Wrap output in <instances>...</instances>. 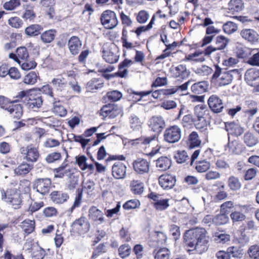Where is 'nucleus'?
Wrapping results in <instances>:
<instances>
[{
	"label": "nucleus",
	"instance_id": "obj_55",
	"mask_svg": "<svg viewBox=\"0 0 259 259\" xmlns=\"http://www.w3.org/2000/svg\"><path fill=\"white\" fill-rule=\"evenodd\" d=\"M247 253L250 259H259V245L254 244L248 249Z\"/></svg>",
	"mask_w": 259,
	"mask_h": 259
},
{
	"label": "nucleus",
	"instance_id": "obj_17",
	"mask_svg": "<svg viewBox=\"0 0 259 259\" xmlns=\"http://www.w3.org/2000/svg\"><path fill=\"white\" fill-rule=\"evenodd\" d=\"M126 166L120 161L114 163L112 166V174L116 179H121L126 176Z\"/></svg>",
	"mask_w": 259,
	"mask_h": 259
},
{
	"label": "nucleus",
	"instance_id": "obj_31",
	"mask_svg": "<svg viewBox=\"0 0 259 259\" xmlns=\"http://www.w3.org/2000/svg\"><path fill=\"white\" fill-rule=\"evenodd\" d=\"M20 226L24 232V236L26 237L31 234L35 230V221L29 219H25L22 223Z\"/></svg>",
	"mask_w": 259,
	"mask_h": 259
},
{
	"label": "nucleus",
	"instance_id": "obj_5",
	"mask_svg": "<svg viewBox=\"0 0 259 259\" xmlns=\"http://www.w3.org/2000/svg\"><path fill=\"white\" fill-rule=\"evenodd\" d=\"M182 137V130L177 125H169L163 133V140L169 144H174L180 141Z\"/></svg>",
	"mask_w": 259,
	"mask_h": 259
},
{
	"label": "nucleus",
	"instance_id": "obj_34",
	"mask_svg": "<svg viewBox=\"0 0 259 259\" xmlns=\"http://www.w3.org/2000/svg\"><path fill=\"white\" fill-rule=\"evenodd\" d=\"M144 190V183L139 180L131 182V191L135 195H141Z\"/></svg>",
	"mask_w": 259,
	"mask_h": 259
},
{
	"label": "nucleus",
	"instance_id": "obj_41",
	"mask_svg": "<svg viewBox=\"0 0 259 259\" xmlns=\"http://www.w3.org/2000/svg\"><path fill=\"white\" fill-rule=\"evenodd\" d=\"M192 81L189 80L188 81L185 82L180 85H177L175 87L163 89L164 91V95H172L176 93L178 91H186L188 89V85Z\"/></svg>",
	"mask_w": 259,
	"mask_h": 259
},
{
	"label": "nucleus",
	"instance_id": "obj_13",
	"mask_svg": "<svg viewBox=\"0 0 259 259\" xmlns=\"http://www.w3.org/2000/svg\"><path fill=\"white\" fill-rule=\"evenodd\" d=\"M241 106L243 113L248 118L252 117L258 110V104L253 100H246Z\"/></svg>",
	"mask_w": 259,
	"mask_h": 259
},
{
	"label": "nucleus",
	"instance_id": "obj_49",
	"mask_svg": "<svg viewBox=\"0 0 259 259\" xmlns=\"http://www.w3.org/2000/svg\"><path fill=\"white\" fill-rule=\"evenodd\" d=\"M207 111L206 106L205 105H198L195 107L194 114L198 120L204 121V115Z\"/></svg>",
	"mask_w": 259,
	"mask_h": 259
},
{
	"label": "nucleus",
	"instance_id": "obj_37",
	"mask_svg": "<svg viewBox=\"0 0 259 259\" xmlns=\"http://www.w3.org/2000/svg\"><path fill=\"white\" fill-rule=\"evenodd\" d=\"M56 100V98H54V102L53 103V108L52 109V112L60 117L65 116L67 113V110L63 105H57V103L60 102V100L58 99L57 101Z\"/></svg>",
	"mask_w": 259,
	"mask_h": 259
},
{
	"label": "nucleus",
	"instance_id": "obj_3",
	"mask_svg": "<svg viewBox=\"0 0 259 259\" xmlns=\"http://www.w3.org/2000/svg\"><path fill=\"white\" fill-rule=\"evenodd\" d=\"M214 72L211 77V82H215L219 86H225L230 84L233 79L234 70L223 71L218 65H214Z\"/></svg>",
	"mask_w": 259,
	"mask_h": 259
},
{
	"label": "nucleus",
	"instance_id": "obj_40",
	"mask_svg": "<svg viewBox=\"0 0 259 259\" xmlns=\"http://www.w3.org/2000/svg\"><path fill=\"white\" fill-rule=\"evenodd\" d=\"M209 47H210L213 50L211 53L208 55V57H210L214 62L219 63L221 61V59L225 56V51L216 49L212 46H209Z\"/></svg>",
	"mask_w": 259,
	"mask_h": 259
},
{
	"label": "nucleus",
	"instance_id": "obj_22",
	"mask_svg": "<svg viewBox=\"0 0 259 259\" xmlns=\"http://www.w3.org/2000/svg\"><path fill=\"white\" fill-rule=\"evenodd\" d=\"M171 164V159L167 156H161L155 161L156 167L161 171H164L169 169Z\"/></svg>",
	"mask_w": 259,
	"mask_h": 259
},
{
	"label": "nucleus",
	"instance_id": "obj_1",
	"mask_svg": "<svg viewBox=\"0 0 259 259\" xmlns=\"http://www.w3.org/2000/svg\"><path fill=\"white\" fill-rule=\"evenodd\" d=\"M204 228H195L187 230L183 236V246L189 254H202L209 248V237Z\"/></svg>",
	"mask_w": 259,
	"mask_h": 259
},
{
	"label": "nucleus",
	"instance_id": "obj_45",
	"mask_svg": "<svg viewBox=\"0 0 259 259\" xmlns=\"http://www.w3.org/2000/svg\"><path fill=\"white\" fill-rule=\"evenodd\" d=\"M235 205L232 201H227L220 206V212L228 215L236 209Z\"/></svg>",
	"mask_w": 259,
	"mask_h": 259
},
{
	"label": "nucleus",
	"instance_id": "obj_12",
	"mask_svg": "<svg viewBox=\"0 0 259 259\" xmlns=\"http://www.w3.org/2000/svg\"><path fill=\"white\" fill-rule=\"evenodd\" d=\"M210 47H207L204 51H196L193 53L188 54L186 56V60L194 61L196 62H202L205 60V57L211 53L212 51Z\"/></svg>",
	"mask_w": 259,
	"mask_h": 259
},
{
	"label": "nucleus",
	"instance_id": "obj_42",
	"mask_svg": "<svg viewBox=\"0 0 259 259\" xmlns=\"http://www.w3.org/2000/svg\"><path fill=\"white\" fill-rule=\"evenodd\" d=\"M100 81V78H94L88 81L86 84V88L88 89V92L94 93V90H97L101 89L104 86V82L98 83Z\"/></svg>",
	"mask_w": 259,
	"mask_h": 259
},
{
	"label": "nucleus",
	"instance_id": "obj_20",
	"mask_svg": "<svg viewBox=\"0 0 259 259\" xmlns=\"http://www.w3.org/2000/svg\"><path fill=\"white\" fill-rule=\"evenodd\" d=\"M208 87L209 83L207 81H199L192 84L191 91L194 95H201L208 91Z\"/></svg>",
	"mask_w": 259,
	"mask_h": 259
},
{
	"label": "nucleus",
	"instance_id": "obj_11",
	"mask_svg": "<svg viewBox=\"0 0 259 259\" xmlns=\"http://www.w3.org/2000/svg\"><path fill=\"white\" fill-rule=\"evenodd\" d=\"M241 37L250 44H256L259 42V33L254 29L244 28L240 32Z\"/></svg>",
	"mask_w": 259,
	"mask_h": 259
},
{
	"label": "nucleus",
	"instance_id": "obj_54",
	"mask_svg": "<svg viewBox=\"0 0 259 259\" xmlns=\"http://www.w3.org/2000/svg\"><path fill=\"white\" fill-rule=\"evenodd\" d=\"M134 15L137 21L140 24H144L149 18V13L145 10H141Z\"/></svg>",
	"mask_w": 259,
	"mask_h": 259
},
{
	"label": "nucleus",
	"instance_id": "obj_56",
	"mask_svg": "<svg viewBox=\"0 0 259 259\" xmlns=\"http://www.w3.org/2000/svg\"><path fill=\"white\" fill-rule=\"evenodd\" d=\"M51 184L52 181L51 179L48 178H45V181L40 188V190L37 189L36 192L39 193L43 196L46 195L49 192Z\"/></svg>",
	"mask_w": 259,
	"mask_h": 259
},
{
	"label": "nucleus",
	"instance_id": "obj_28",
	"mask_svg": "<svg viewBox=\"0 0 259 259\" xmlns=\"http://www.w3.org/2000/svg\"><path fill=\"white\" fill-rule=\"evenodd\" d=\"M89 217L93 221H100L103 222L104 221L103 213L95 206H92L89 210Z\"/></svg>",
	"mask_w": 259,
	"mask_h": 259
},
{
	"label": "nucleus",
	"instance_id": "obj_52",
	"mask_svg": "<svg viewBox=\"0 0 259 259\" xmlns=\"http://www.w3.org/2000/svg\"><path fill=\"white\" fill-rule=\"evenodd\" d=\"M229 39L223 35H218L215 38V46L214 47L215 49L218 50H222L224 49L228 43Z\"/></svg>",
	"mask_w": 259,
	"mask_h": 259
},
{
	"label": "nucleus",
	"instance_id": "obj_2",
	"mask_svg": "<svg viewBox=\"0 0 259 259\" xmlns=\"http://www.w3.org/2000/svg\"><path fill=\"white\" fill-rule=\"evenodd\" d=\"M148 126L150 131L154 134L148 137H139L131 139V145H148L153 141H158V136L165 126V121L161 116H153L148 121Z\"/></svg>",
	"mask_w": 259,
	"mask_h": 259
},
{
	"label": "nucleus",
	"instance_id": "obj_57",
	"mask_svg": "<svg viewBox=\"0 0 259 259\" xmlns=\"http://www.w3.org/2000/svg\"><path fill=\"white\" fill-rule=\"evenodd\" d=\"M127 30H126L125 27H123L122 30V35L121 37V41L122 43L123 47V56L125 55V51L124 50L125 49L127 50L130 49V41L127 40Z\"/></svg>",
	"mask_w": 259,
	"mask_h": 259
},
{
	"label": "nucleus",
	"instance_id": "obj_9",
	"mask_svg": "<svg viewBox=\"0 0 259 259\" xmlns=\"http://www.w3.org/2000/svg\"><path fill=\"white\" fill-rule=\"evenodd\" d=\"M207 104L210 110L214 113L223 112L225 104L223 100L217 95H211L207 100Z\"/></svg>",
	"mask_w": 259,
	"mask_h": 259
},
{
	"label": "nucleus",
	"instance_id": "obj_61",
	"mask_svg": "<svg viewBox=\"0 0 259 259\" xmlns=\"http://www.w3.org/2000/svg\"><path fill=\"white\" fill-rule=\"evenodd\" d=\"M214 240L218 243L225 244L230 241V236L229 234L219 233L217 232L215 233Z\"/></svg>",
	"mask_w": 259,
	"mask_h": 259
},
{
	"label": "nucleus",
	"instance_id": "obj_29",
	"mask_svg": "<svg viewBox=\"0 0 259 259\" xmlns=\"http://www.w3.org/2000/svg\"><path fill=\"white\" fill-rule=\"evenodd\" d=\"M10 114L15 113L14 118L19 119L23 114V107L21 104L11 103L8 108H7Z\"/></svg>",
	"mask_w": 259,
	"mask_h": 259
},
{
	"label": "nucleus",
	"instance_id": "obj_51",
	"mask_svg": "<svg viewBox=\"0 0 259 259\" xmlns=\"http://www.w3.org/2000/svg\"><path fill=\"white\" fill-rule=\"evenodd\" d=\"M174 157L176 162L178 163H183L190 161V158L185 150L178 151Z\"/></svg>",
	"mask_w": 259,
	"mask_h": 259
},
{
	"label": "nucleus",
	"instance_id": "obj_27",
	"mask_svg": "<svg viewBox=\"0 0 259 259\" xmlns=\"http://www.w3.org/2000/svg\"><path fill=\"white\" fill-rule=\"evenodd\" d=\"M153 255L154 259H171L170 251L166 247L154 249Z\"/></svg>",
	"mask_w": 259,
	"mask_h": 259
},
{
	"label": "nucleus",
	"instance_id": "obj_33",
	"mask_svg": "<svg viewBox=\"0 0 259 259\" xmlns=\"http://www.w3.org/2000/svg\"><path fill=\"white\" fill-rule=\"evenodd\" d=\"M243 141L247 146L252 147L258 143V140L254 133L248 131L244 135Z\"/></svg>",
	"mask_w": 259,
	"mask_h": 259
},
{
	"label": "nucleus",
	"instance_id": "obj_50",
	"mask_svg": "<svg viewBox=\"0 0 259 259\" xmlns=\"http://www.w3.org/2000/svg\"><path fill=\"white\" fill-rule=\"evenodd\" d=\"M230 216L233 223L243 222L246 219V215L241 211L237 210L236 209L230 213Z\"/></svg>",
	"mask_w": 259,
	"mask_h": 259
},
{
	"label": "nucleus",
	"instance_id": "obj_48",
	"mask_svg": "<svg viewBox=\"0 0 259 259\" xmlns=\"http://www.w3.org/2000/svg\"><path fill=\"white\" fill-rule=\"evenodd\" d=\"M194 124L196 128L203 134L205 138H207L208 137V132L206 120L204 119V121H202L198 120V119H197V120H194Z\"/></svg>",
	"mask_w": 259,
	"mask_h": 259
},
{
	"label": "nucleus",
	"instance_id": "obj_4",
	"mask_svg": "<svg viewBox=\"0 0 259 259\" xmlns=\"http://www.w3.org/2000/svg\"><path fill=\"white\" fill-rule=\"evenodd\" d=\"M102 58L109 64L117 63L119 58V49L114 42H106L104 44L101 49Z\"/></svg>",
	"mask_w": 259,
	"mask_h": 259
},
{
	"label": "nucleus",
	"instance_id": "obj_38",
	"mask_svg": "<svg viewBox=\"0 0 259 259\" xmlns=\"http://www.w3.org/2000/svg\"><path fill=\"white\" fill-rule=\"evenodd\" d=\"M245 228L241 226L239 230H238L236 240L237 242L242 245L247 244L249 241V237L245 233Z\"/></svg>",
	"mask_w": 259,
	"mask_h": 259
},
{
	"label": "nucleus",
	"instance_id": "obj_47",
	"mask_svg": "<svg viewBox=\"0 0 259 259\" xmlns=\"http://www.w3.org/2000/svg\"><path fill=\"white\" fill-rule=\"evenodd\" d=\"M230 255L235 258H241L244 254V249L240 246H230L228 247Z\"/></svg>",
	"mask_w": 259,
	"mask_h": 259
},
{
	"label": "nucleus",
	"instance_id": "obj_24",
	"mask_svg": "<svg viewBox=\"0 0 259 259\" xmlns=\"http://www.w3.org/2000/svg\"><path fill=\"white\" fill-rule=\"evenodd\" d=\"M50 198L53 202L57 204H62L66 202L69 198L67 193H62L59 191H53L50 194Z\"/></svg>",
	"mask_w": 259,
	"mask_h": 259
},
{
	"label": "nucleus",
	"instance_id": "obj_43",
	"mask_svg": "<svg viewBox=\"0 0 259 259\" xmlns=\"http://www.w3.org/2000/svg\"><path fill=\"white\" fill-rule=\"evenodd\" d=\"M210 167V162L206 160H201L196 162L195 169L199 173L207 171Z\"/></svg>",
	"mask_w": 259,
	"mask_h": 259
},
{
	"label": "nucleus",
	"instance_id": "obj_23",
	"mask_svg": "<svg viewBox=\"0 0 259 259\" xmlns=\"http://www.w3.org/2000/svg\"><path fill=\"white\" fill-rule=\"evenodd\" d=\"M201 143L196 132H191L188 136L186 144L189 149H192L200 146Z\"/></svg>",
	"mask_w": 259,
	"mask_h": 259
},
{
	"label": "nucleus",
	"instance_id": "obj_44",
	"mask_svg": "<svg viewBox=\"0 0 259 259\" xmlns=\"http://www.w3.org/2000/svg\"><path fill=\"white\" fill-rule=\"evenodd\" d=\"M252 51L250 48L245 47L238 48L236 51L237 56L239 58L249 59L251 57Z\"/></svg>",
	"mask_w": 259,
	"mask_h": 259
},
{
	"label": "nucleus",
	"instance_id": "obj_62",
	"mask_svg": "<svg viewBox=\"0 0 259 259\" xmlns=\"http://www.w3.org/2000/svg\"><path fill=\"white\" fill-rule=\"evenodd\" d=\"M223 29L225 33L230 34L237 30V26L233 22L228 21L223 25Z\"/></svg>",
	"mask_w": 259,
	"mask_h": 259
},
{
	"label": "nucleus",
	"instance_id": "obj_16",
	"mask_svg": "<svg viewBox=\"0 0 259 259\" xmlns=\"http://www.w3.org/2000/svg\"><path fill=\"white\" fill-rule=\"evenodd\" d=\"M134 170L138 174H144L149 171L150 163L147 160L138 158L133 163Z\"/></svg>",
	"mask_w": 259,
	"mask_h": 259
},
{
	"label": "nucleus",
	"instance_id": "obj_32",
	"mask_svg": "<svg viewBox=\"0 0 259 259\" xmlns=\"http://www.w3.org/2000/svg\"><path fill=\"white\" fill-rule=\"evenodd\" d=\"M56 33L55 29L46 30L40 34V39L45 44L50 43L54 40Z\"/></svg>",
	"mask_w": 259,
	"mask_h": 259
},
{
	"label": "nucleus",
	"instance_id": "obj_35",
	"mask_svg": "<svg viewBox=\"0 0 259 259\" xmlns=\"http://www.w3.org/2000/svg\"><path fill=\"white\" fill-rule=\"evenodd\" d=\"M228 186L230 189L233 191H236L240 189L242 183L239 178L234 176H231L228 179Z\"/></svg>",
	"mask_w": 259,
	"mask_h": 259
},
{
	"label": "nucleus",
	"instance_id": "obj_10",
	"mask_svg": "<svg viewBox=\"0 0 259 259\" xmlns=\"http://www.w3.org/2000/svg\"><path fill=\"white\" fill-rule=\"evenodd\" d=\"M176 181V176L168 173L163 174L158 178L159 185L166 190L172 189L175 186Z\"/></svg>",
	"mask_w": 259,
	"mask_h": 259
},
{
	"label": "nucleus",
	"instance_id": "obj_18",
	"mask_svg": "<svg viewBox=\"0 0 259 259\" xmlns=\"http://www.w3.org/2000/svg\"><path fill=\"white\" fill-rule=\"evenodd\" d=\"M225 127L228 134L232 136L238 137L244 132V128L239 124L234 121L226 122Z\"/></svg>",
	"mask_w": 259,
	"mask_h": 259
},
{
	"label": "nucleus",
	"instance_id": "obj_58",
	"mask_svg": "<svg viewBox=\"0 0 259 259\" xmlns=\"http://www.w3.org/2000/svg\"><path fill=\"white\" fill-rule=\"evenodd\" d=\"M18 58L22 60H27L29 58V55L27 49L25 46H21L16 50Z\"/></svg>",
	"mask_w": 259,
	"mask_h": 259
},
{
	"label": "nucleus",
	"instance_id": "obj_59",
	"mask_svg": "<svg viewBox=\"0 0 259 259\" xmlns=\"http://www.w3.org/2000/svg\"><path fill=\"white\" fill-rule=\"evenodd\" d=\"M21 5L20 0H10L3 5L4 9L7 11H13Z\"/></svg>",
	"mask_w": 259,
	"mask_h": 259
},
{
	"label": "nucleus",
	"instance_id": "obj_21",
	"mask_svg": "<svg viewBox=\"0 0 259 259\" xmlns=\"http://www.w3.org/2000/svg\"><path fill=\"white\" fill-rule=\"evenodd\" d=\"M82 43L79 38L76 36H71L68 40V46L71 54L76 55L79 53V49Z\"/></svg>",
	"mask_w": 259,
	"mask_h": 259
},
{
	"label": "nucleus",
	"instance_id": "obj_60",
	"mask_svg": "<svg viewBox=\"0 0 259 259\" xmlns=\"http://www.w3.org/2000/svg\"><path fill=\"white\" fill-rule=\"evenodd\" d=\"M19 189L16 188H11L8 189L5 191L4 189L1 190L2 193V200H6L7 198V196L12 197L13 195H17L18 194H21V191Z\"/></svg>",
	"mask_w": 259,
	"mask_h": 259
},
{
	"label": "nucleus",
	"instance_id": "obj_36",
	"mask_svg": "<svg viewBox=\"0 0 259 259\" xmlns=\"http://www.w3.org/2000/svg\"><path fill=\"white\" fill-rule=\"evenodd\" d=\"M39 156L38 150L35 147L29 148L27 147V150L25 153V158L28 161L36 162Z\"/></svg>",
	"mask_w": 259,
	"mask_h": 259
},
{
	"label": "nucleus",
	"instance_id": "obj_15",
	"mask_svg": "<svg viewBox=\"0 0 259 259\" xmlns=\"http://www.w3.org/2000/svg\"><path fill=\"white\" fill-rule=\"evenodd\" d=\"M244 79L248 85L257 86L259 84V70L255 68L248 69L245 73Z\"/></svg>",
	"mask_w": 259,
	"mask_h": 259
},
{
	"label": "nucleus",
	"instance_id": "obj_25",
	"mask_svg": "<svg viewBox=\"0 0 259 259\" xmlns=\"http://www.w3.org/2000/svg\"><path fill=\"white\" fill-rule=\"evenodd\" d=\"M244 8L243 0H230L228 4V9L229 12L235 14L241 12Z\"/></svg>",
	"mask_w": 259,
	"mask_h": 259
},
{
	"label": "nucleus",
	"instance_id": "obj_19",
	"mask_svg": "<svg viewBox=\"0 0 259 259\" xmlns=\"http://www.w3.org/2000/svg\"><path fill=\"white\" fill-rule=\"evenodd\" d=\"M122 93L117 90L108 91L106 93L102 99L103 103H115L119 101L122 97Z\"/></svg>",
	"mask_w": 259,
	"mask_h": 259
},
{
	"label": "nucleus",
	"instance_id": "obj_64",
	"mask_svg": "<svg viewBox=\"0 0 259 259\" xmlns=\"http://www.w3.org/2000/svg\"><path fill=\"white\" fill-rule=\"evenodd\" d=\"M154 240L157 245H163L166 241V236L162 232L156 231L153 236Z\"/></svg>",
	"mask_w": 259,
	"mask_h": 259
},
{
	"label": "nucleus",
	"instance_id": "obj_6",
	"mask_svg": "<svg viewBox=\"0 0 259 259\" xmlns=\"http://www.w3.org/2000/svg\"><path fill=\"white\" fill-rule=\"evenodd\" d=\"M100 22L105 28L107 29H112L118 24L116 13L110 10L103 12L100 16Z\"/></svg>",
	"mask_w": 259,
	"mask_h": 259
},
{
	"label": "nucleus",
	"instance_id": "obj_39",
	"mask_svg": "<svg viewBox=\"0 0 259 259\" xmlns=\"http://www.w3.org/2000/svg\"><path fill=\"white\" fill-rule=\"evenodd\" d=\"M26 105L30 108H40L43 104L44 100L42 96H33V97L29 98L27 99Z\"/></svg>",
	"mask_w": 259,
	"mask_h": 259
},
{
	"label": "nucleus",
	"instance_id": "obj_7",
	"mask_svg": "<svg viewBox=\"0 0 259 259\" xmlns=\"http://www.w3.org/2000/svg\"><path fill=\"white\" fill-rule=\"evenodd\" d=\"M105 104L99 110V114L103 117V120H105V118L107 117L110 119H114L121 111V109L115 103H107Z\"/></svg>",
	"mask_w": 259,
	"mask_h": 259
},
{
	"label": "nucleus",
	"instance_id": "obj_63",
	"mask_svg": "<svg viewBox=\"0 0 259 259\" xmlns=\"http://www.w3.org/2000/svg\"><path fill=\"white\" fill-rule=\"evenodd\" d=\"M194 120L191 114H187L183 116L181 124L184 128H190L194 124Z\"/></svg>",
	"mask_w": 259,
	"mask_h": 259
},
{
	"label": "nucleus",
	"instance_id": "obj_14",
	"mask_svg": "<svg viewBox=\"0 0 259 259\" xmlns=\"http://www.w3.org/2000/svg\"><path fill=\"white\" fill-rule=\"evenodd\" d=\"M160 40L165 45L166 48L163 51L161 55L156 57V60H162L169 57L172 54L169 50L176 48L178 45V42L176 41H174L171 44H168L167 35L165 33L160 34Z\"/></svg>",
	"mask_w": 259,
	"mask_h": 259
},
{
	"label": "nucleus",
	"instance_id": "obj_26",
	"mask_svg": "<svg viewBox=\"0 0 259 259\" xmlns=\"http://www.w3.org/2000/svg\"><path fill=\"white\" fill-rule=\"evenodd\" d=\"M43 30V27L38 24H31L25 29L24 32L25 34L29 37H35L41 34V31Z\"/></svg>",
	"mask_w": 259,
	"mask_h": 259
},
{
	"label": "nucleus",
	"instance_id": "obj_53",
	"mask_svg": "<svg viewBox=\"0 0 259 259\" xmlns=\"http://www.w3.org/2000/svg\"><path fill=\"white\" fill-rule=\"evenodd\" d=\"M20 101V100L19 99L11 100L8 97L0 95V107L6 111L8 110L7 108L9 107L11 103H17Z\"/></svg>",
	"mask_w": 259,
	"mask_h": 259
},
{
	"label": "nucleus",
	"instance_id": "obj_46",
	"mask_svg": "<svg viewBox=\"0 0 259 259\" xmlns=\"http://www.w3.org/2000/svg\"><path fill=\"white\" fill-rule=\"evenodd\" d=\"M38 72L31 71L27 73L23 78V82L28 85H33L37 82V79L39 77Z\"/></svg>",
	"mask_w": 259,
	"mask_h": 259
},
{
	"label": "nucleus",
	"instance_id": "obj_30",
	"mask_svg": "<svg viewBox=\"0 0 259 259\" xmlns=\"http://www.w3.org/2000/svg\"><path fill=\"white\" fill-rule=\"evenodd\" d=\"M32 164L27 163L26 162H23L17 167L14 169V172L15 175L22 176L28 174L33 168Z\"/></svg>",
	"mask_w": 259,
	"mask_h": 259
},
{
	"label": "nucleus",
	"instance_id": "obj_8",
	"mask_svg": "<svg viewBox=\"0 0 259 259\" xmlns=\"http://www.w3.org/2000/svg\"><path fill=\"white\" fill-rule=\"evenodd\" d=\"M169 73L171 77L183 81L189 76L190 72L185 64H179L172 65L169 69Z\"/></svg>",
	"mask_w": 259,
	"mask_h": 259
}]
</instances>
